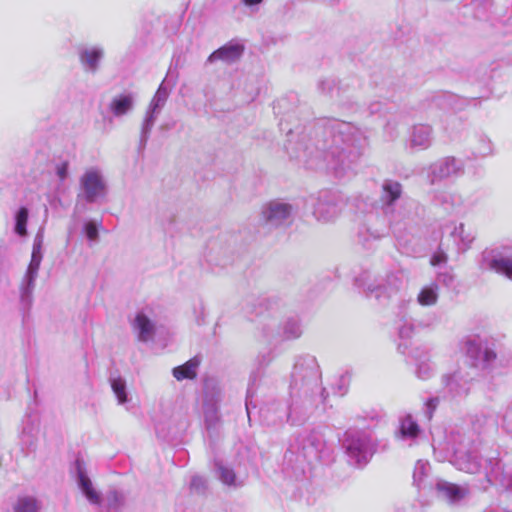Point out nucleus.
I'll list each match as a JSON object with an SVG mask.
<instances>
[{
	"label": "nucleus",
	"mask_w": 512,
	"mask_h": 512,
	"mask_svg": "<svg viewBox=\"0 0 512 512\" xmlns=\"http://www.w3.org/2000/svg\"><path fill=\"white\" fill-rule=\"evenodd\" d=\"M344 447L349 462L356 466L367 464L375 451L372 438L363 431L348 432L344 440Z\"/></svg>",
	"instance_id": "nucleus-1"
},
{
	"label": "nucleus",
	"mask_w": 512,
	"mask_h": 512,
	"mask_svg": "<svg viewBox=\"0 0 512 512\" xmlns=\"http://www.w3.org/2000/svg\"><path fill=\"white\" fill-rule=\"evenodd\" d=\"M43 241H44V232L43 228L39 229L37 234L35 235L34 241H33V249H32V255L31 260L28 265L27 271L25 273V276L23 278V282L20 288V297L21 301L29 305L32 300V293L35 287V280L38 275V270L40 268V264L42 261V247H43Z\"/></svg>",
	"instance_id": "nucleus-2"
},
{
	"label": "nucleus",
	"mask_w": 512,
	"mask_h": 512,
	"mask_svg": "<svg viewBox=\"0 0 512 512\" xmlns=\"http://www.w3.org/2000/svg\"><path fill=\"white\" fill-rule=\"evenodd\" d=\"M451 463L460 471L469 474L479 473L482 469V460L477 448L468 440L462 441L454 448Z\"/></svg>",
	"instance_id": "nucleus-3"
},
{
	"label": "nucleus",
	"mask_w": 512,
	"mask_h": 512,
	"mask_svg": "<svg viewBox=\"0 0 512 512\" xmlns=\"http://www.w3.org/2000/svg\"><path fill=\"white\" fill-rule=\"evenodd\" d=\"M294 207L292 204L280 199L264 203L260 209L261 221L272 228L284 226L292 217Z\"/></svg>",
	"instance_id": "nucleus-4"
},
{
	"label": "nucleus",
	"mask_w": 512,
	"mask_h": 512,
	"mask_svg": "<svg viewBox=\"0 0 512 512\" xmlns=\"http://www.w3.org/2000/svg\"><path fill=\"white\" fill-rule=\"evenodd\" d=\"M80 184L88 202H95L106 195V181L101 171L96 168L86 170L80 178Z\"/></svg>",
	"instance_id": "nucleus-5"
},
{
	"label": "nucleus",
	"mask_w": 512,
	"mask_h": 512,
	"mask_svg": "<svg viewBox=\"0 0 512 512\" xmlns=\"http://www.w3.org/2000/svg\"><path fill=\"white\" fill-rule=\"evenodd\" d=\"M168 97H169V90L164 85V81H163L160 84V86L158 87V89H157L155 95L153 96V98L148 106V109L146 111V115H145L143 125H142V133L144 135L148 134L151 131V129L156 121V118H157L158 114L160 113V111L162 110V108L164 107Z\"/></svg>",
	"instance_id": "nucleus-6"
},
{
	"label": "nucleus",
	"mask_w": 512,
	"mask_h": 512,
	"mask_svg": "<svg viewBox=\"0 0 512 512\" xmlns=\"http://www.w3.org/2000/svg\"><path fill=\"white\" fill-rule=\"evenodd\" d=\"M482 270H491L512 280V259L494 251H485L480 262Z\"/></svg>",
	"instance_id": "nucleus-7"
},
{
	"label": "nucleus",
	"mask_w": 512,
	"mask_h": 512,
	"mask_svg": "<svg viewBox=\"0 0 512 512\" xmlns=\"http://www.w3.org/2000/svg\"><path fill=\"white\" fill-rule=\"evenodd\" d=\"M433 140V129L429 125L418 124L411 128L406 140V147L411 151L428 149Z\"/></svg>",
	"instance_id": "nucleus-8"
},
{
	"label": "nucleus",
	"mask_w": 512,
	"mask_h": 512,
	"mask_svg": "<svg viewBox=\"0 0 512 512\" xmlns=\"http://www.w3.org/2000/svg\"><path fill=\"white\" fill-rule=\"evenodd\" d=\"M430 171L432 174L431 182H434L459 175L463 171V163L454 157H447L432 164Z\"/></svg>",
	"instance_id": "nucleus-9"
},
{
	"label": "nucleus",
	"mask_w": 512,
	"mask_h": 512,
	"mask_svg": "<svg viewBox=\"0 0 512 512\" xmlns=\"http://www.w3.org/2000/svg\"><path fill=\"white\" fill-rule=\"evenodd\" d=\"M244 52V46L237 42H229L219 49L215 50L207 58V63L212 64L216 61H222L232 64L238 61Z\"/></svg>",
	"instance_id": "nucleus-10"
},
{
	"label": "nucleus",
	"mask_w": 512,
	"mask_h": 512,
	"mask_svg": "<svg viewBox=\"0 0 512 512\" xmlns=\"http://www.w3.org/2000/svg\"><path fill=\"white\" fill-rule=\"evenodd\" d=\"M436 489L440 498L452 504L458 503L469 494V489L466 486L456 485L444 480L437 482Z\"/></svg>",
	"instance_id": "nucleus-11"
},
{
	"label": "nucleus",
	"mask_w": 512,
	"mask_h": 512,
	"mask_svg": "<svg viewBox=\"0 0 512 512\" xmlns=\"http://www.w3.org/2000/svg\"><path fill=\"white\" fill-rule=\"evenodd\" d=\"M340 213L339 205L335 198L325 196L317 202L314 214L319 221L331 222L338 217Z\"/></svg>",
	"instance_id": "nucleus-12"
},
{
	"label": "nucleus",
	"mask_w": 512,
	"mask_h": 512,
	"mask_svg": "<svg viewBox=\"0 0 512 512\" xmlns=\"http://www.w3.org/2000/svg\"><path fill=\"white\" fill-rule=\"evenodd\" d=\"M76 469L77 481L82 493L86 496L90 503L99 504L101 499L100 494L93 487L91 480L86 474L83 464L79 460L76 461Z\"/></svg>",
	"instance_id": "nucleus-13"
},
{
	"label": "nucleus",
	"mask_w": 512,
	"mask_h": 512,
	"mask_svg": "<svg viewBox=\"0 0 512 512\" xmlns=\"http://www.w3.org/2000/svg\"><path fill=\"white\" fill-rule=\"evenodd\" d=\"M104 56V50L100 46H91L82 48L79 52V59L85 70L95 72L101 59Z\"/></svg>",
	"instance_id": "nucleus-14"
},
{
	"label": "nucleus",
	"mask_w": 512,
	"mask_h": 512,
	"mask_svg": "<svg viewBox=\"0 0 512 512\" xmlns=\"http://www.w3.org/2000/svg\"><path fill=\"white\" fill-rule=\"evenodd\" d=\"M135 98L133 94H119L109 103V111L115 117H122L133 110Z\"/></svg>",
	"instance_id": "nucleus-15"
},
{
	"label": "nucleus",
	"mask_w": 512,
	"mask_h": 512,
	"mask_svg": "<svg viewBox=\"0 0 512 512\" xmlns=\"http://www.w3.org/2000/svg\"><path fill=\"white\" fill-rule=\"evenodd\" d=\"M133 328L137 332L141 342H147L153 338L155 327L153 322L143 313H138L133 322Z\"/></svg>",
	"instance_id": "nucleus-16"
},
{
	"label": "nucleus",
	"mask_w": 512,
	"mask_h": 512,
	"mask_svg": "<svg viewBox=\"0 0 512 512\" xmlns=\"http://www.w3.org/2000/svg\"><path fill=\"white\" fill-rule=\"evenodd\" d=\"M40 501L30 495L19 496L13 505V512H39Z\"/></svg>",
	"instance_id": "nucleus-17"
},
{
	"label": "nucleus",
	"mask_w": 512,
	"mask_h": 512,
	"mask_svg": "<svg viewBox=\"0 0 512 512\" xmlns=\"http://www.w3.org/2000/svg\"><path fill=\"white\" fill-rule=\"evenodd\" d=\"M199 366L197 359H190L185 364L175 367L173 369V376L177 380L192 379L196 376V371Z\"/></svg>",
	"instance_id": "nucleus-18"
},
{
	"label": "nucleus",
	"mask_w": 512,
	"mask_h": 512,
	"mask_svg": "<svg viewBox=\"0 0 512 512\" xmlns=\"http://www.w3.org/2000/svg\"><path fill=\"white\" fill-rule=\"evenodd\" d=\"M438 285L432 284L424 287L418 294V302L422 306H431L437 302L438 299Z\"/></svg>",
	"instance_id": "nucleus-19"
},
{
	"label": "nucleus",
	"mask_w": 512,
	"mask_h": 512,
	"mask_svg": "<svg viewBox=\"0 0 512 512\" xmlns=\"http://www.w3.org/2000/svg\"><path fill=\"white\" fill-rule=\"evenodd\" d=\"M485 344L486 343L480 338L472 337L465 341L464 349L471 358L477 360L480 358L482 349L484 348Z\"/></svg>",
	"instance_id": "nucleus-20"
},
{
	"label": "nucleus",
	"mask_w": 512,
	"mask_h": 512,
	"mask_svg": "<svg viewBox=\"0 0 512 512\" xmlns=\"http://www.w3.org/2000/svg\"><path fill=\"white\" fill-rule=\"evenodd\" d=\"M401 185L398 182L386 181L383 184V198L388 203H393L400 197Z\"/></svg>",
	"instance_id": "nucleus-21"
},
{
	"label": "nucleus",
	"mask_w": 512,
	"mask_h": 512,
	"mask_svg": "<svg viewBox=\"0 0 512 512\" xmlns=\"http://www.w3.org/2000/svg\"><path fill=\"white\" fill-rule=\"evenodd\" d=\"M111 388L117 398L118 404L123 405L128 401L126 382L122 378L112 379Z\"/></svg>",
	"instance_id": "nucleus-22"
},
{
	"label": "nucleus",
	"mask_w": 512,
	"mask_h": 512,
	"mask_svg": "<svg viewBox=\"0 0 512 512\" xmlns=\"http://www.w3.org/2000/svg\"><path fill=\"white\" fill-rule=\"evenodd\" d=\"M429 470L430 466L427 461H417L413 472L414 484L417 485L418 487L422 486L424 479L428 475Z\"/></svg>",
	"instance_id": "nucleus-23"
},
{
	"label": "nucleus",
	"mask_w": 512,
	"mask_h": 512,
	"mask_svg": "<svg viewBox=\"0 0 512 512\" xmlns=\"http://www.w3.org/2000/svg\"><path fill=\"white\" fill-rule=\"evenodd\" d=\"M400 431L404 437L414 438L418 435L419 427L412 417L408 415L401 421Z\"/></svg>",
	"instance_id": "nucleus-24"
},
{
	"label": "nucleus",
	"mask_w": 512,
	"mask_h": 512,
	"mask_svg": "<svg viewBox=\"0 0 512 512\" xmlns=\"http://www.w3.org/2000/svg\"><path fill=\"white\" fill-rule=\"evenodd\" d=\"M28 221V210L25 207L19 209L15 216V232L20 236L27 234L26 224Z\"/></svg>",
	"instance_id": "nucleus-25"
},
{
	"label": "nucleus",
	"mask_w": 512,
	"mask_h": 512,
	"mask_svg": "<svg viewBox=\"0 0 512 512\" xmlns=\"http://www.w3.org/2000/svg\"><path fill=\"white\" fill-rule=\"evenodd\" d=\"M218 475L220 480L226 485H235L236 484V476L235 473L222 465L217 466Z\"/></svg>",
	"instance_id": "nucleus-26"
},
{
	"label": "nucleus",
	"mask_w": 512,
	"mask_h": 512,
	"mask_svg": "<svg viewBox=\"0 0 512 512\" xmlns=\"http://www.w3.org/2000/svg\"><path fill=\"white\" fill-rule=\"evenodd\" d=\"M433 369L429 364L428 359L419 361L417 363L416 373L417 376L421 379H427L432 375Z\"/></svg>",
	"instance_id": "nucleus-27"
},
{
	"label": "nucleus",
	"mask_w": 512,
	"mask_h": 512,
	"mask_svg": "<svg viewBox=\"0 0 512 512\" xmlns=\"http://www.w3.org/2000/svg\"><path fill=\"white\" fill-rule=\"evenodd\" d=\"M496 358V353L488 347L487 344H485L484 348L482 349L480 358L477 359V361L482 362L485 365L490 364L493 362Z\"/></svg>",
	"instance_id": "nucleus-28"
},
{
	"label": "nucleus",
	"mask_w": 512,
	"mask_h": 512,
	"mask_svg": "<svg viewBox=\"0 0 512 512\" xmlns=\"http://www.w3.org/2000/svg\"><path fill=\"white\" fill-rule=\"evenodd\" d=\"M84 230H85V233H86V236L88 237V239H90L92 241L97 240L98 227L94 222L90 221V222L86 223L84 226Z\"/></svg>",
	"instance_id": "nucleus-29"
},
{
	"label": "nucleus",
	"mask_w": 512,
	"mask_h": 512,
	"mask_svg": "<svg viewBox=\"0 0 512 512\" xmlns=\"http://www.w3.org/2000/svg\"><path fill=\"white\" fill-rule=\"evenodd\" d=\"M190 486L197 492L202 491L206 487V480L201 476H193L191 479Z\"/></svg>",
	"instance_id": "nucleus-30"
},
{
	"label": "nucleus",
	"mask_w": 512,
	"mask_h": 512,
	"mask_svg": "<svg viewBox=\"0 0 512 512\" xmlns=\"http://www.w3.org/2000/svg\"><path fill=\"white\" fill-rule=\"evenodd\" d=\"M56 175L61 181L65 180L68 177V164L66 162L57 165Z\"/></svg>",
	"instance_id": "nucleus-31"
},
{
	"label": "nucleus",
	"mask_w": 512,
	"mask_h": 512,
	"mask_svg": "<svg viewBox=\"0 0 512 512\" xmlns=\"http://www.w3.org/2000/svg\"><path fill=\"white\" fill-rule=\"evenodd\" d=\"M446 261H447L446 254L443 252H437L432 256L430 263L433 266H438V265H441L442 263H445Z\"/></svg>",
	"instance_id": "nucleus-32"
},
{
	"label": "nucleus",
	"mask_w": 512,
	"mask_h": 512,
	"mask_svg": "<svg viewBox=\"0 0 512 512\" xmlns=\"http://www.w3.org/2000/svg\"><path fill=\"white\" fill-rule=\"evenodd\" d=\"M263 0H243V3L246 5V6H253V5H257V4H260Z\"/></svg>",
	"instance_id": "nucleus-33"
},
{
	"label": "nucleus",
	"mask_w": 512,
	"mask_h": 512,
	"mask_svg": "<svg viewBox=\"0 0 512 512\" xmlns=\"http://www.w3.org/2000/svg\"><path fill=\"white\" fill-rule=\"evenodd\" d=\"M112 496L115 499V504H114L115 506L117 504H121L123 502V497L118 495L117 493H113Z\"/></svg>",
	"instance_id": "nucleus-34"
},
{
	"label": "nucleus",
	"mask_w": 512,
	"mask_h": 512,
	"mask_svg": "<svg viewBox=\"0 0 512 512\" xmlns=\"http://www.w3.org/2000/svg\"><path fill=\"white\" fill-rule=\"evenodd\" d=\"M383 296V289H378L376 292V298L380 299Z\"/></svg>",
	"instance_id": "nucleus-35"
}]
</instances>
